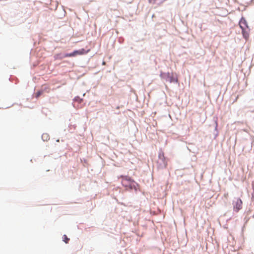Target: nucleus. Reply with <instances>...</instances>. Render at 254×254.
<instances>
[{"instance_id":"9b49d317","label":"nucleus","mask_w":254,"mask_h":254,"mask_svg":"<svg viewBox=\"0 0 254 254\" xmlns=\"http://www.w3.org/2000/svg\"><path fill=\"white\" fill-rule=\"evenodd\" d=\"M74 100L75 101H78L79 103H81L82 101V99H79V98H75Z\"/></svg>"},{"instance_id":"f03ea898","label":"nucleus","mask_w":254,"mask_h":254,"mask_svg":"<svg viewBox=\"0 0 254 254\" xmlns=\"http://www.w3.org/2000/svg\"><path fill=\"white\" fill-rule=\"evenodd\" d=\"M90 51V49L85 50L84 49H81L79 50H75L71 53L66 54L64 55V57H75L77 55H82L87 54Z\"/></svg>"},{"instance_id":"20e7f679","label":"nucleus","mask_w":254,"mask_h":254,"mask_svg":"<svg viewBox=\"0 0 254 254\" xmlns=\"http://www.w3.org/2000/svg\"><path fill=\"white\" fill-rule=\"evenodd\" d=\"M164 77L166 78V80L169 81L170 83L178 82V78L172 73H170L168 72L166 74H164Z\"/></svg>"},{"instance_id":"0eeeda50","label":"nucleus","mask_w":254,"mask_h":254,"mask_svg":"<svg viewBox=\"0 0 254 254\" xmlns=\"http://www.w3.org/2000/svg\"><path fill=\"white\" fill-rule=\"evenodd\" d=\"M241 29L242 30V34L243 35V37L245 39L247 40L249 37V28L248 27V29H247V28H245L244 29Z\"/></svg>"},{"instance_id":"7ed1b4c3","label":"nucleus","mask_w":254,"mask_h":254,"mask_svg":"<svg viewBox=\"0 0 254 254\" xmlns=\"http://www.w3.org/2000/svg\"><path fill=\"white\" fill-rule=\"evenodd\" d=\"M242 200L239 198H237L236 200L233 202L234 210L235 212H238L242 208Z\"/></svg>"},{"instance_id":"1a4fd4ad","label":"nucleus","mask_w":254,"mask_h":254,"mask_svg":"<svg viewBox=\"0 0 254 254\" xmlns=\"http://www.w3.org/2000/svg\"><path fill=\"white\" fill-rule=\"evenodd\" d=\"M63 58H65L64 56H62L61 54H56L55 56V59H60V60H61Z\"/></svg>"},{"instance_id":"9d476101","label":"nucleus","mask_w":254,"mask_h":254,"mask_svg":"<svg viewBox=\"0 0 254 254\" xmlns=\"http://www.w3.org/2000/svg\"><path fill=\"white\" fill-rule=\"evenodd\" d=\"M41 94H42V92H41V91L38 92L37 93H36V98L39 97Z\"/></svg>"},{"instance_id":"ddd939ff","label":"nucleus","mask_w":254,"mask_h":254,"mask_svg":"<svg viewBox=\"0 0 254 254\" xmlns=\"http://www.w3.org/2000/svg\"><path fill=\"white\" fill-rule=\"evenodd\" d=\"M45 136H46L47 137H48V135L46 134H43L42 137L43 138Z\"/></svg>"},{"instance_id":"6e6552de","label":"nucleus","mask_w":254,"mask_h":254,"mask_svg":"<svg viewBox=\"0 0 254 254\" xmlns=\"http://www.w3.org/2000/svg\"><path fill=\"white\" fill-rule=\"evenodd\" d=\"M63 241L66 243H68V241L69 240V239L67 238V237L66 236V235H64L63 236Z\"/></svg>"},{"instance_id":"39448f33","label":"nucleus","mask_w":254,"mask_h":254,"mask_svg":"<svg viewBox=\"0 0 254 254\" xmlns=\"http://www.w3.org/2000/svg\"><path fill=\"white\" fill-rule=\"evenodd\" d=\"M122 178V183L123 186L128 187L130 186L134 181L128 176H121Z\"/></svg>"},{"instance_id":"f8f14e48","label":"nucleus","mask_w":254,"mask_h":254,"mask_svg":"<svg viewBox=\"0 0 254 254\" xmlns=\"http://www.w3.org/2000/svg\"><path fill=\"white\" fill-rule=\"evenodd\" d=\"M224 197H225V198H227L228 197V193H225V194H224Z\"/></svg>"},{"instance_id":"423d86ee","label":"nucleus","mask_w":254,"mask_h":254,"mask_svg":"<svg viewBox=\"0 0 254 254\" xmlns=\"http://www.w3.org/2000/svg\"><path fill=\"white\" fill-rule=\"evenodd\" d=\"M239 24L241 29H244L245 28H247V29H248L249 26L248 25L247 21L243 17H242L240 20Z\"/></svg>"},{"instance_id":"f257e3e1","label":"nucleus","mask_w":254,"mask_h":254,"mask_svg":"<svg viewBox=\"0 0 254 254\" xmlns=\"http://www.w3.org/2000/svg\"><path fill=\"white\" fill-rule=\"evenodd\" d=\"M157 163L161 168H166L167 166V161L163 151H160L159 153Z\"/></svg>"}]
</instances>
